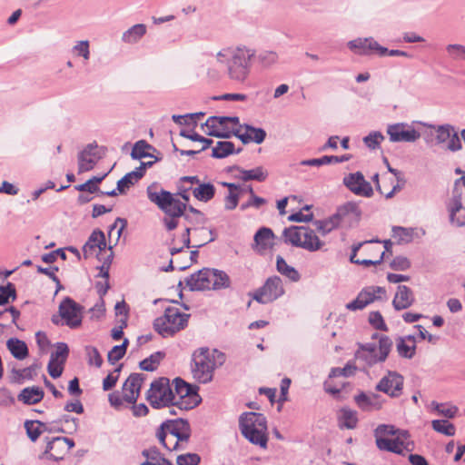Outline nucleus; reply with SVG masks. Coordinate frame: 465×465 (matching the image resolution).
Segmentation results:
<instances>
[{
    "instance_id": "f257e3e1",
    "label": "nucleus",
    "mask_w": 465,
    "mask_h": 465,
    "mask_svg": "<svg viewBox=\"0 0 465 465\" xmlns=\"http://www.w3.org/2000/svg\"><path fill=\"white\" fill-rule=\"evenodd\" d=\"M146 194L149 201L165 214L162 222L169 232L177 228L178 219L181 217L192 224H204L207 221L203 213L174 198V194L161 188L157 183L147 187Z\"/></svg>"
},
{
    "instance_id": "f03ea898",
    "label": "nucleus",
    "mask_w": 465,
    "mask_h": 465,
    "mask_svg": "<svg viewBox=\"0 0 465 465\" xmlns=\"http://www.w3.org/2000/svg\"><path fill=\"white\" fill-rule=\"evenodd\" d=\"M255 54V49L245 45H237L222 48L216 53L215 58L219 65L225 67L231 80L243 83L250 74Z\"/></svg>"
},
{
    "instance_id": "7ed1b4c3",
    "label": "nucleus",
    "mask_w": 465,
    "mask_h": 465,
    "mask_svg": "<svg viewBox=\"0 0 465 465\" xmlns=\"http://www.w3.org/2000/svg\"><path fill=\"white\" fill-rule=\"evenodd\" d=\"M192 373L197 381L208 383L213 380L214 370L225 361V355L218 350L201 348L193 355Z\"/></svg>"
},
{
    "instance_id": "20e7f679",
    "label": "nucleus",
    "mask_w": 465,
    "mask_h": 465,
    "mask_svg": "<svg viewBox=\"0 0 465 465\" xmlns=\"http://www.w3.org/2000/svg\"><path fill=\"white\" fill-rule=\"evenodd\" d=\"M375 438L377 447L381 450L402 454L413 448L408 431L396 430L393 426H378L375 430Z\"/></svg>"
},
{
    "instance_id": "39448f33",
    "label": "nucleus",
    "mask_w": 465,
    "mask_h": 465,
    "mask_svg": "<svg viewBox=\"0 0 465 465\" xmlns=\"http://www.w3.org/2000/svg\"><path fill=\"white\" fill-rule=\"evenodd\" d=\"M156 436L166 450H183L190 437L189 424L183 420L163 423Z\"/></svg>"
},
{
    "instance_id": "423d86ee",
    "label": "nucleus",
    "mask_w": 465,
    "mask_h": 465,
    "mask_svg": "<svg viewBox=\"0 0 465 465\" xmlns=\"http://www.w3.org/2000/svg\"><path fill=\"white\" fill-rule=\"evenodd\" d=\"M239 427L242 434L251 443L267 448L268 432L266 418L256 412H246L241 415Z\"/></svg>"
},
{
    "instance_id": "0eeeda50",
    "label": "nucleus",
    "mask_w": 465,
    "mask_h": 465,
    "mask_svg": "<svg viewBox=\"0 0 465 465\" xmlns=\"http://www.w3.org/2000/svg\"><path fill=\"white\" fill-rule=\"evenodd\" d=\"M229 275L221 270L203 268L192 274L186 283L189 291H215L230 287Z\"/></svg>"
},
{
    "instance_id": "6e6552de",
    "label": "nucleus",
    "mask_w": 465,
    "mask_h": 465,
    "mask_svg": "<svg viewBox=\"0 0 465 465\" xmlns=\"http://www.w3.org/2000/svg\"><path fill=\"white\" fill-rule=\"evenodd\" d=\"M188 319L189 314L181 312L177 308L167 306L164 314L154 320L153 328L162 337H171L187 326Z\"/></svg>"
},
{
    "instance_id": "1a4fd4ad",
    "label": "nucleus",
    "mask_w": 465,
    "mask_h": 465,
    "mask_svg": "<svg viewBox=\"0 0 465 465\" xmlns=\"http://www.w3.org/2000/svg\"><path fill=\"white\" fill-rule=\"evenodd\" d=\"M372 338L378 341L366 343L356 352V359L364 361L368 365L384 361L392 347V341L387 336L373 334Z\"/></svg>"
},
{
    "instance_id": "9d476101",
    "label": "nucleus",
    "mask_w": 465,
    "mask_h": 465,
    "mask_svg": "<svg viewBox=\"0 0 465 465\" xmlns=\"http://www.w3.org/2000/svg\"><path fill=\"white\" fill-rule=\"evenodd\" d=\"M173 390V406L180 410H192L201 402L198 394V387L184 381L181 378H175L172 382Z\"/></svg>"
},
{
    "instance_id": "9b49d317",
    "label": "nucleus",
    "mask_w": 465,
    "mask_h": 465,
    "mask_svg": "<svg viewBox=\"0 0 465 465\" xmlns=\"http://www.w3.org/2000/svg\"><path fill=\"white\" fill-rule=\"evenodd\" d=\"M465 197V176L457 179L452 189L451 198L447 207L450 213V222L452 225L461 227L465 225V207L462 199Z\"/></svg>"
},
{
    "instance_id": "f8f14e48",
    "label": "nucleus",
    "mask_w": 465,
    "mask_h": 465,
    "mask_svg": "<svg viewBox=\"0 0 465 465\" xmlns=\"http://www.w3.org/2000/svg\"><path fill=\"white\" fill-rule=\"evenodd\" d=\"M146 399L153 408L173 405V390L167 378H159L151 383Z\"/></svg>"
},
{
    "instance_id": "ddd939ff",
    "label": "nucleus",
    "mask_w": 465,
    "mask_h": 465,
    "mask_svg": "<svg viewBox=\"0 0 465 465\" xmlns=\"http://www.w3.org/2000/svg\"><path fill=\"white\" fill-rule=\"evenodd\" d=\"M333 214L339 227L347 230L355 227L359 223L361 211L356 203L348 202L339 206Z\"/></svg>"
},
{
    "instance_id": "4468645a",
    "label": "nucleus",
    "mask_w": 465,
    "mask_h": 465,
    "mask_svg": "<svg viewBox=\"0 0 465 465\" xmlns=\"http://www.w3.org/2000/svg\"><path fill=\"white\" fill-rule=\"evenodd\" d=\"M387 134L391 143H414L420 137V133L408 123L390 124Z\"/></svg>"
},
{
    "instance_id": "2eb2a0df",
    "label": "nucleus",
    "mask_w": 465,
    "mask_h": 465,
    "mask_svg": "<svg viewBox=\"0 0 465 465\" xmlns=\"http://www.w3.org/2000/svg\"><path fill=\"white\" fill-rule=\"evenodd\" d=\"M348 48L360 55H370L376 52L379 55H386L388 49L381 46L373 37H358L347 43Z\"/></svg>"
},
{
    "instance_id": "dca6fc26",
    "label": "nucleus",
    "mask_w": 465,
    "mask_h": 465,
    "mask_svg": "<svg viewBox=\"0 0 465 465\" xmlns=\"http://www.w3.org/2000/svg\"><path fill=\"white\" fill-rule=\"evenodd\" d=\"M353 371L354 368L349 364L342 369L333 368L329 374V379L324 382L325 391L333 396H338L346 384L343 379L351 375Z\"/></svg>"
},
{
    "instance_id": "f3484780",
    "label": "nucleus",
    "mask_w": 465,
    "mask_h": 465,
    "mask_svg": "<svg viewBox=\"0 0 465 465\" xmlns=\"http://www.w3.org/2000/svg\"><path fill=\"white\" fill-rule=\"evenodd\" d=\"M343 184L354 194L363 197H371L373 189L361 172L351 173L343 177Z\"/></svg>"
},
{
    "instance_id": "a211bd4d",
    "label": "nucleus",
    "mask_w": 465,
    "mask_h": 465,
    "mask_svg": "<svg viewBox=\"0 0 465 465\" xmlns=\"http://www.w3.org/2000/svg\"><path fill=\"white\" fill-rule=\"evenodd\" d=\"M59 313L64 324L70 328H77L81 325V307L73 300L64 299L59 306Z\"/></svg>"
},
{
    "instance_id": "6ab92c4d",
    "label": "nucleus",
    "mask_w": 465,
    "mask_h": 465,
    "mask_svg": "<svg viewBox=\"0 0 465 465\" xmlns=\"http://www.w3.org/2000/svg\"><path fill=\"white\" fill-rule=\"evenodd\" d=\"M144 381L143 374H131L122 388L123 398L125 403L134 404L140 395L141 388Z\"/></svg>"
},
{
    "instance_id": "aec40b11",
    "label": "nucleus",
    "mask_w": 465,
    "mask_h": 465,
    "mask_svg": "<svg viewBox=\"0 0 465 465\" xmlns=\"http://www.w3.org/2000/svg\"><path fill=\"white\" fill-rule=\"evenodd\" d=\"M403 388V377L397 372L391 371L377 384L376 389L391 397H399Z\"/></svg>"
},
{
    "instance_id": "412c9836",
    "label": "nucleus",
    "mask_w": 465,
    "mask_h": 465,
    "mask_svg": "<svg viewBox=\"0 0 465 465\" xmlns=\"http://www.w3.org/2000/svg\"><path fill=\"white\" fill-rule=\"evenodd\" d=\"M233 135L238 137L244 144H247L251 142L259 144L264 141L266 137V132L262 128H257L244 124L243 125H240V127H237L233 130Z\"/></svg>"
},
{
    "instance_id": "4be33fe9",
    "label": "nucleus",
    "mask_w": 465,
    "mask_h": 465,
    "mask_svg": "<svg viewBox=\"0 0 465 465\" xmlns=\"http://www.w3.org/2000/svg\"><path fill=\"white\" fill-rule=\"evenodd\" d=\"M273 232L267 227L260 228L254 234L252 249L258 253H263L272 246Z\"/></svg>"
},
{
    "instance_id": "5701e85b",
    "label": "nucleus",
    "mask_w": 465,
    "mask_h": 465,
    "mask_svg": "<svg viewBox=\"0 0 465 465\" xmlns=\"http://www.w3.org/2000/svg\"><path fill=\"white\" fill-rule=\"evenodd\" d=\"M99 244H104V233L100 229H95L83 246L84 259L97 256V246Z\"/></svg>"
},
{
    "instance_id": "b1692460",
    "label": "nucleus",
    "mask_w": 465,
    "mask_h": 465,
    "mask_svg": "<svg viewBox=\"0 0 465 465\" xmlns=\"http://www.w3.org/2000/svg\"><path fill=\"white\" fill-rule=\"evenodd\" d=\"M416 336L414 334L401 337L397 341V351L400 356L411 359L416 351Z\"/></svg>"
},
{
    "instance_id": "393cba45",
    "label": "nucleus",
    "mask_w": 465,
    "mask_h": 465,
    "mask_svg": "<svg viewBox=\"0 0 465 465\" xmlns=\"http://www.w3.org/2000/svg\"><path fill=\"white\" fill-rule=\"evenodd\" d=\"M322 246H324V242L319 239L315 230L308 226H304L302 234V249L309 252H316L321 250Z\"/></svg>"
},
{
    "instance_id": "a878e982",
    "label": "nucleus",
    "mask_w": 465,
    "mask_h": 465,
    "mask_svg": "<svg viewBox=\"0 0 465 465\" xmlns=\"http://www.w3.org/2000/svg\"><path fill=\"white\" fill-rule=\"evenodd\" d=\"M96 147V144L89 143L85 149L78 154L79 173L88 172L94 168L95 165V160L92 156L94 155L93 150Z\"/></svg>"
},
{
    "instance_id": "bb28decb",
    "label": "nucleus",
    "mask_w": 465,
    "mask_h": 465,
    "mask_svg": "<svg viewBox=\"0 0 465 465\" xmlns=\"http://www.w3.org/2000/svg\"><path fill=\"white\" fill-rule=\"evenodd\" d=\"M351 159V154H343L341 156L336 155H324L321 158H314V159H308V160H302L301 162V165L303 166H321L323 164H329V163H339L347 162Z\"/></svg>"
},
{
    "instance_id": "cd10ccee",
    "label": "nucleus",
    "mask_w": 465,
    "mask_h": 465,
    "mask_svg": "<svg viewBox=\"0 0 465 465\" xmlns=\"http://www.w3.org/2000/svg\"><path fill=\"white\" fill-rule=\"evenodd\" d=\"M62 437H55L48 441L45 452L50 454L54 460H60L68 452V447Z\"/></svg>"
},
{
    "instance_id": "c85d7f7f",
    "label": "nucleus",
    "mask_w": 465,
    "mask_h": 465,
    "mask_svg": "<svg viewBox=\"0 0 465 465\" xmlns=\"http://www.w3.org/2000/svg\"><path fill=\"white\" fill-rule=\"evenodd\" d=\"M303 231L304 226H291L290 228H285L282 232L284 242L302 248Z\"/></svg>"
},
{
    "instance_id": "c756f323",
    "label": "nucleus",
    "mask_w": 465,
    "mask_h": 465,
    "mask_svg": "<svg viewBox=\"0 0 465 465\" xmlns=\"http://www.w3.org/2000/svg\"><path fill=\"white\" fill-rule=\"evenodd\" d=\"M239 172V178L244 182L257 181L263 182L268 177V171L262 166H258L253 169L245 170L242 168H237Z\"/></svg>"
},
{
    "instance_id": "7c9ffc66",
    "label": "nucleus",
    "mask_w": 465,
    "mask_h": 465,
    "mask_svg": "<svg viewBox=\"0 0 465 465\" xmlns=\"http://www.w3.org/2000/svg\"><path fill=\"white\" fill-rule=\"evenodd\" d=\"M419 124H421L423 126H426L430 129H434L436 132V142L438 144H442L447 143L449 138H450L451 134H453L454 127L449 124H441V125H433L423 122H416Z\"/></svg>"
},
{
    "instance_id": "2f4dec72",
    "label": "nucleus",
    "mask_w": 465,
    "mask_h": 465,
    "mask_svg": "<svg viewBox=\"0 0 465 465\" xmlns=\"http://www.w3.org/2000/svg\"><path fill=\"white\" fill-rule=\"evenodd\" d=\"M358 406L363 411L379 410L381 407V401L377 394L361 393L355 397Z\"/></svg>"
},
{
    "instance_id": "473e14b6",
    "label": "nucleus",
    "mask_w": 465,
    "mask_h": 465,
    "mask_svg": "<svg viewBox=\"0 0 465 465\" xmlns=\"http://www.w3.org/2000/svg\"><path fill=\"white\" fill-rule=\"evenodd\" d=\"M216 189L211 183H201L193 189V194L200 202L208 203L215 195Z\"/></svg>"
},
{
    "instance_id": "72a5a7b5",
    "label": "nucleus",
    "mask_w": 465,
    "mask_h": 465,
    "mask_svg": "<svg viewBox=\"0 0 465 465\" xmlns=\"http://www.w3.org/2000/svg\"><path fill=\"white\" fill-rule=\"evenodd\" d=\"M146 25L136 24L124 32L122 41L126 44H135L139 42L146 34Z\"/></svg>"
},
{
    "instance_id": "f704fd0d",
    "label": "nucleus",
    "mask_w": 465,
    "mask_h": 465,
    "mask_svg": "<svg viewBox=\"0 0 465 465\" xmlns=\"http://www.w3.org/2000/svg\"><path fill=\"white\" fill-rule=\"evenodd\" d=\"M312 224L315 230L322 236H325L333 230L340 228L334 214L325 219L314 220L312 222Z\"/></svg>"
},
{
    "instance_id": "c9c22d12",
    "label": "nucleus",
    "mask_w": 465,
    "mask_h": 465,
    "mask_svg": "<svg viewBox=\"0 0 465 465\" xmlns=\"http://www.w3.org/2000/svg\"><path fill=\"white\" fill-rule=\"evenodd\" d=\"M6 347L17 360H24L28 356L27 345L21 340L11 338L6 341Z\"/></svg>"
},
{
    "instance_id": "e433bc0d",
    "label": "nucleus",
    "mask_w": 465,
    "mask_h": 465,
    "mask_svg": "<svg viewBox=\"0 0 465 465\" xmlns=\"http://www.w3.org/2000/svg\"><path fill=\"white\" fill-rule=\"evenodd\" d=\"M44 397L43 391L38 387H31L24 389L18 395V400L25 404H35Z\"/></svg>"
},
{
    "instance_id": "4c0bfd02",
    "label": "nucleus",
    "mask_w": 465,
    "mask_h": 465,
    "mask_svg": "<svg viewBox=\"0 0 465 465\" xmlns=\"http://www.w3.org/2000/svg\"><path fill=\"white\" fill-rule=\"evenodd\" d=\"M241 149L234 151V144L228 141H219L213 148L212 156L217 159H223L232 153H239Z\"/></svg>"
},
{
    "instance_id": "58836bf2",
    "label": "nucleus",
    "mask_w": 465,
    "mask_h": 465,
    "mask_svg": "<svg viewBox=\"0 0 465 465\" xmlns=\"http://www.w3.org/2000/svg\"><path fill=\"white\" fill-rule=\"evenodd\" d=\"M141 178L142 174L140 173H138V172H135V170L127 173L117 182L116 190L119 193L124 194Z\"/></svg>"
},
{
    "instance_id": "ea45409f",
    "label": "nucleus",
    "mask_w": 465,
    "mask_h": 465,
    "mask_svg": "<svg viewBox=\"0 0 465 465\" xmlns=\"http://www.w3.org/2000/svg\"><path fill=\"white\" fill-rule=\"evenodd\" d=\"M339 425L341 428L354 429L358 422L357 413L350 409H341L339 412Z\"/></svg>"
},
{
    "instance_id": "a19ab883",
    "label": "nucleus",
    "mask_w": 465,
    "mask_h": 465,
    "mask_svg": "<svg viewBox=\"0 0 465 465\" xmlns=\"http://www.w3.org/2000/svg\"><path fill=\"white\" fill-rule=\"evenodd\" d=\"M374 292H360L357 298L347 303L346 308L350 311L362 310L375 300Z\"/></svg>"
},
{
    "instance_id": "79ce46f5",
    "label": "nucleus",
    "mask_w": 465,
    "mask_h": 465,
    "mask_svg": "<svg viewBox=\"0 0 465 465\" xmlns=\"http://www.w3.org/2000/svg\"><path fill=\"white\" fill-rule=\"evenodd\" d=\"M276 267L280 273L288 277L291 281L296 282L299 280V272L293 267L288 265L282 256H277Z\"/></svg>"
},
{
    "instance_id": "37998d69",
    "label": "nucleus",
    "mask_w": 465,
    "mask_h": 465,
    "mask_svg": "<svg viewBox=\"0 0 465 465\" xmlns=\"http://www.w3.org/2000/svg\"><path fill=\"white\" fill-rule=\"evenodd\" d=\"M46 425L38 420H26L25 422V428L29 439L32 441H35L41 433L45 430Z\"/></svg>"
},
{
    "instance_id": "c03bdc74",
    "label": "nucleus",
    "mask_w": 465,
    "mask_h": 465,
    "mask_svg": "<svg viewBox=\"0 0 465 465\" xmlns=\"http://www.w3.org/2000/svg\"><path fill=\"white\" fill-rule=\"evenodd\" d=\"M431 427L436 432L445 436H453L456 432L455 426L446 420H433Z\"/></svg>"
},
{
    "instance_id": "a18cd8bd",
    "label": "nucleus",
    "mask_w": 465,
    "mask_h": 465,
    "mask_svg": "<svg viewBox=\"0 0 465 465\" xmlns=\"http://www.w3.org/2000/svg\"><path fill=\"white\" fill-rule=\"evenodd\" d=\"M413 302L412 292H396L392 303L394 308L400 311L410 307Z\"/></svg>"
},
{
    "instance_id": "49530a36",
    "label": "nucleus",
    "mask_w": 465,
    "mask_h": 465,
    "mask_svg": "<svg viewBox=\"0 0 465 465\" xmlns=\"http://www.w3.org/2000/svg\"><path fill=\"white\" fill-rule=\"evenodd\" d=\"M257 60L262 67L269 68L278 63L279 55L275 51L264 50L258 54Z\"/></svg>"
},
{
    "instance_id": "de8ad7c7",
    "label": "nucleus",
    "mask_w": 465,
    "mask_h": 465,
    "mask_svg": "<svg viewBox=\"0 0 465 465\" xmlns=\"http://www.w3.org/2000/svg\"><path fill=\"white\" fill-rule=\"evenodd\" d=\"M392 232L393 237L396 238L400 243H409L413 240L414 230L412 228L394 226Z\"/></svg>"
},
{
    "instance_id": "09e8293b",
    "label": "nucleus",
    "mask_w": 465,
    "mask_h": 465,
    "mask_svg": "<svg viewBox=\"0 0 465 465\" xmlns=\"http://www.w3.org/2000/svg\"><path fill=\"white\" fill-rule=\"evenodd\" d=\"M152 146L144 140L137 141L131 152L133 159L140 160L144 157H153V155L146 152L147 149H151Z\"/></svg>"
},
{
    "instance_id": "8fccbe9b",
    "label": "nucleus",
    "mask_w": 465,
    "mask_h": 465,
    "mask_svg": "<svg viewBox=\"0 0 465 465\" xmlns=\"http://www.w3.org/2000/svg\"><path fill=\"white\" fill-rule=\"evenodd\" d=\"M446 52L450 59L452 61H465V45L460 44H450L446 45Z\"/></svg>"
},
{
    "instance_id": "3c124183",
    "label": "nucleus",
    "mask_w": 465,
    "mask_h": 465,
    "mask_svg": "<svg viewBox=\"0 0 465 465\" xmlns=\"http://www.w3.org/2000/svg\"><path fill=\"white\" fill-rule=\"evenodd\" d=\"M72 53L77 57L84 58L85 61L89 60L91 55L89 41H77L72 47Z\"/></svg>"
},
{
    "instance_id": "603ef678",
    "label": "nucleus",
    "mask_w": 465,
    "mask_h": 465,
    "mask_svg": "<svg viewBox=\"0 0 465 465\" xmlns=\"http://www.w3.org/2000/svg\"><path fill=\"white\" fill-rule=\"evenodd\" d=\"M128 343V339H124L121 345L114 346L112 350L108 352V361L111 362L112 364H114L119 360H121L126 352Z\"/></svg>"
},
{
    "instance_id": "864d4df0",
    "label": "nucleus",
    "mask_w": 465,
    "mask_h": 465,
    "mask_svg": "<svg viewBox=\"0 0 465 465\" xmlns=\"http://www.w3.org/2000/svg\"><path fill=\"white\" fill-rule=\"evenodd\" d=\"M180 135L184 137V138H187L189 140H192L193 142H200L203 143V147L200 149V151H204L206 150L207 148H209L213 141L212 139H209V138H205L202 135H200L199 134L195 133V132H193V133H189L188 131L186 130H182L180 132Z\"/></svg>"
},
{
    "instance_id": "5fc2aeb1",
    "label": "nucleus",
    "mask_w": 465,
    "mask_h": 465,
    "mask_svg": "<svg viewBox=\"0 0 465 465\" xmlns=\"http://www.w3.org/2000/svg\"><path fill=\"white\" fill-rule=\"evenodd\" d=\"M142 454L145 458L142 465H159L164 460L156 449L144 450Z\"/></svg>"
},
{
    "instance_id": "6e6d98bb",
    "label": "nucleus",
    "mask_w": 465,
    "mask_h": 465,
    "mask_svg": "<svg viewBox=\"0 0 465 465\" xmlns=\"http://www.w3.org/2000/svg\"><path fill=\"white\" fill-rule=\"evenodd\" d=\"M383 140V134L381 132L375 131L370 133L367 136H365L363 138V143L368 148L374 150L380 146L381 143Z\"/></svg>"
},
{
    "instance_id": "4d7b16f0",
    "label": "nucleus",
    "mask_w": 465,
    "mask_h": 465,
    "mask_svg": "<svg viewBox=\"0 0 465 465\" xmlns=\"http://www.w3.org/2000/svg\"><path fill=\"white\" fill-rule=\"evenodd\" d=\"M162 358H163L162 353L156 352V353L151 355L149 358L142 361L140 362V367L142 370H144L147 371H154L157 368Z\"/></svg>"
},
{
    "instance_id": "13d9d810",
    "label": "nucleus",
    "mask_w": 465,
    "mask_h": 465,
    "mask_svg": "<svg viewBox=\"0 0 465 465\" xmlns=\"http://www.w3.org/2000/svg\"><path fill=\"white\" fill-rule=\"evenodd\" d=\"M201 458L196 453H183L176 458L177 465H199Z\"/></svg>"
},
{
    "instance_id": "bf43d9fd",
    "label": "nucleus",
    "mask_w": 465,
    "mask_h": 465,
    "mask_svg": "<svg viewBox=\"0 0 465 465\" xmlns=\"http://www.w3.org/2000/svg\"><path fill=\"white\" fill-rule=\"evenodd\" d=\"M64 365V362L50 358V361H49V363L47 366L49 375L54 379L59 378L63 373Z\"/></svg>"
},
{
    "instance_id": "052dcab7",
    "label": "nucleus",
    "mask_w": 465,
    "mask_h": 465,
    "mask_svg": "<svg viewBox=\"0 0 465 465\" xmlns=\"http://www.w3.org/2000/svg\"><path fill=\"white\" fill-rule=\"evenodd\" d=\"M69 354V348L68 346L64 342H59L56 345V349L54 352L51 354V359L60 361L65 363L66 359Z\"/></svg>"
},
{
    "instance_id": "680f3d73",
    "label": "nucleus",
    "mask_w": 465,
    "mask_h": 465,
    "mask_svg": "<svg viewBox=\"0 0 465 465\" xmlns=\"http://www.w3.org/2000/svg\"><path fill=\"white\" fill-rule=\"evenodd\" d=\"M282 291V279L278 276H272L266 280L264 284L257 291Z\"/></svg>"
},
{
    "instance_id": "e2e57ef3",
    "label": "nucleus",
    "mask_w": 465,
    "mask_h": 465,
    "mask_svg": "<svg viewBox=\"0 0 465 465\" xmlns=\"http://www.w3.org/2000/svg\"><path fill=\"white\" fill-rule=\"evenodd\" d=\"M369 322L373 328H375L377 330H381V331L387 330V325L384 322V320L379 312H371L370 313Z\"/></svg>"
},
{
    "instance_id": "0e129e2a",
    "label": "nucleus",
    "mask_w": 465,
    "mask_h": 465,
    "mask_svg": "<svg viewBox=\"0 0 465 465\" xmlns=\"http://www.w3.org/2000/svg\"><path fill=\"white\" fill-rule=\"evenodd\" d=\"M266 199L257 196L256 194L251 195L246 203H242L241 210L244 211L251 207L260 209L262 205L266 203Z\"/></svg>"
},
{
    "instance_id": "69168bd1",
    "label": "nucleus",
    "mask_w": 465,
    "mask_h": 465,
    "mask_svg": "<svg viewBox=\"0 0 465 465\" xmlns=\"http://www.w3.org/2000/svg\"><path fill=\"white\" fill-rule=\"evenodd\" d=\"M459 411V408L450 402L443 403L437 414L441 415L447 419H453Z\"/></svg>"
},
{
    "instance_id": "338daca9",
    "label": "nucleus",
    "mask_w": 465,
    "mask_h": 465,
    "mask_svg": "<svg viewBox=\"0 0 465 465\" xmlns=\"http://www.w3.org/2000/svg\"><path fill=\"white\" fill-rule=\"evenodd\" d=\"M86 354L88 357V362L91 365H94L96 367H100L103 363L102 357L98 352L97 349L94 347H87Z\"/></svg>"
},
{
    "instance_id": "774afa93",
    "label": "nucleus",
    "mask_w": 465,
    "mask_h": 465,
    "mask_svg": "<svg viewBox=\"0 0 465 465\" xmlns=\"http://www.w3.org/2000/svg\"><path fill=\"white\" fill-rule=\"evenodd\" d=\"M411 266L410 261L403 256H397L391 262V267L397 271H405Z\"/></svg>"
}]
</instances>
